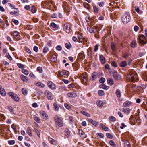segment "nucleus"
Returning a JSON list of instances; mask_svg holds the SVG:
<instances>
[{
	"label": "nucleus",
	"mask_w": 147,
	"mask_h": 147,
	"mask_svg": "<svg viewBox=\"0 0 147 147\" xmlns=\"http://www.w3.org/2000/svg\"><path fill=\"white\" fill-rule=\"evenodd\" d=\"M127 78L131 82H135L138 80V78L136 74L134 71L130 72V74L128 75Z\"/></svg>",
	"instance_id": "1"
},
{
	"label": "nucleus",
	"mask_w": 147,
	"mask_h": 147,
	"mask_svg": "<svg viewBox=\"0 0 147 147\" xmlns=\"http://www.w3.org/2000/svg\"><path fill=\"white\" fill-rule=\"evenodd\" d=\"M139 43L141 46H144L147 43V38L143 34L139 35L137 38Z\"/></svg>",
	"instance_id": "2"
},
{
	"label": "nucleus",
	"mask_w": 147,
	"mask_h": 147,
	"mask_svg": "<svg viewBox=\"0 0 147 147\" xmlns=\"http://www.w3.org/2000/svg\"><path fill=\"white\" fill-rule=\"evenodd\" d=\"M130 19L129 13L127 12H125L121 17L122 21L123 24H127L129 22Z\"/></svg>",
	"instance_id": "3"
},
{
	"label": "nucleus",
	"mask_w": 147,
	"mask_h": 147,
	"mask_svg": "<svg viewBox=\"0 0 147 147\" xmlns=\"http://www.w3.org/2000/svg\"><path fill=\"white\" fill-rule=\"evenodd\" d=\"M61 118L57 115H56L54 117L56 124L59 127H62L63 125V121Z\"/></svg>",
	"instance_id": "4"
},
{
	"label": "nucleus",
	"mask_w": 147,
	"mask_h": 147,
	"mask_svg": "<svg viewBox=\"0 0 147 147\" xmlns=\"http://www.w3.org/2000/svg\"><path fill=\"white\" fill-rule=\"evenodd\" d=\"M52 5V3L51 2V1H43L42 3V6L44 8L49 9Z\"/></svg>",
	"instance_id": "5"
},
{
	"label": "nucleus",
	"mask_w": 147,
	"mask_h": 147,
	"mask_svg": "<svg viewBox=\"0 0 147 147\" xmlns=\"http://www.w3.org/2000/svg\"><path fill=\"white\" fill-rule=\"evenodd\" d=\"M8 94L11 98L15 101L18 102L19 101L20 98L16 94L13 92H9Z\"/></svg>",
	"instance_id": "6"
},
{
	"label": "nucleus",
	"mask_w": 147,
	"mask_h": 147,
	"mask_svg": "<svg viewBox=\"0 0 147 147\" xmlns=\"http://www.w3.org/2000/svg\"><path fill=\"white\" fill-rule=\"evenodd\" d=\"M64 30L67 33H69L71 29L70 24L69 23H66L63 26Z\"/></svg>",
	"instance_id": "7"
},
{
	"label": "nucleus",
	"mask_w": 147,
	"mask_h": 147,
	"mask_svg": "<svg viewBox=\"0 0 147 147\" xmlns=\"http://www.w3.org/2000/svg\"><path fill=\"white\" fill-rule=\"evenodd\" d=\"M44 94L48 99L52 100L53 98V96L52 93L48 90L45 91Z\"/></svg>",
	"instance_id": "8"
},
{
	"label": "nucleus",
	"mask_w": 147,
	"mask_h": 147,
	"mask_svg": "<svg viewBox=\"0 0 147 147\" xmlns=\"http://www.w3.org/2000/svg\"><path fill=\"white\" fill-rule=\"evenodd\" d=\"M39 113L40 116L43 119L46 120L48 119V116L45 111H41Z\"/></svg>",
	"instance_id": "9"
},
{
	"label": "nucleus",
	"mask_w": 147,
	"mask_h": 147,
	"mask_svg": "<svg viewBox=\"0 0 147 147\" xmlns=\"http://www.w3.org/2000/svg\"><path fill=\"white\" fill-rule=\"evenodd\" d=\"M113 76L114 78L118 81L120 80L121 78V76L116 71L114 72Z\"/></svg>",
	"instance_id": "10"
},
{
	"label": "nucleus",
	"mask_w": 147,
	"mask_h": 147,
	"mask_svg": "<svg viewBox=\"0 0 147 147\" xmlns=\"http://www.w3.org/2000/svg\"><path fill=\"white\" fill-rule=\"evenodd\" d=\"M69 74V72L68 71L64 70L62 71L60 73L59 75L62 77L67 78L68 77Z\"/></svg>",
	"instance_id": "11"
},
{
	"label": "nucleus",
	"mask_w": 147,
	"mask_h": 147,
	"mask_svg": "<svg viewBox=\"0 0 147 147\" xmlns=\"http://www.w3.org/2000/svg\"><path fill=\"white\" fill-rule=\"evenodd\" d=\"M47 85L49 88L52 90L55 89H56V86L51 81H49L47 82Z\"/></svg>",
	"instance_id": "12"
},
{
	"label": "nucleus",
	"mask_w": 147,
	"mask_h": 147,
	"mask_svg": "<svg viewBox=\"0 0 147 147\" xmlns=\"http://www.w3.org/2000/svg\"><path fill=\"white\" fill-rule=\"evenodd\" d=\"M78 38L79 40V42H82L83 41L87 42V40L80 34H79L78 35Z\"/></svg>",
	"instance_id": "13"
},
{
	"label": "nucleus",
	"mask_w": 147,
	"mask_h": 147,
	"mask_svg": "<svg viewBox=\"0 0 147 147\" xmlns=\"http://www.w3.org/2000/svg\"><path fill=\"white\" fill-rule=\"evenodd\" d=\"M97 73L96 72H94L92 74L90 80L92 81H94L98 78V76L97 75Z\"/></svg>",
	"instance_id": "14"
},
{
	"label": "nucleus",
	"mask_w": 147,
	"mask_h": 147,
	"mask_svg": "<svg viewBox=\"0 0 147 147\" xmlns=\"http://www.w3.org/2000/svg\"><path fill=\"white\" fill-rule=\"evenodd\" d=\"M20 78L24 82H27L28 80V77L22 74L20 75Z\"/></svg>",
	"instance_id": "15"
},
{
	"label": "nucleus",
	"mask_w": 147,
	"mask_h": 147,
	"mask_svg": "<svg viewBox=\"0 0 147 147\" xmlns=\"http://www.w3.org/2000/svg\"><path fill=\"white\" fill-rule=\"evenodd\" d=\"M79 133L82 138L84 139L86 138V135L85 133L82 129H80L79 130Z\"/></svg>",
	"instance_id": "16"
},
{
	"label": "nucleus",
	"mask_w": 147,
	"mask_h": 147,
	"mask_svg": "<svg viewBox=\"0 0 147 147\" xmlns=\"http://www.w3.org/2000/svg\"><path fill=\"white\" fill-rule=\"evenodd\" d=\"M81 81L84 84L88 80L87 76L86 75H83L81 76Z\"/></svg>",
	"instance_id": "17"
},
{
	"label": "nucleus",
	"mask_w": 147,
	"mask_h": 147,
	"mask_svg": "<svg viewBox=\"0 0 147 147\" xmlns=\"http://www.w3.org/2000/svg\"><path fill=\"white\" fill-rule=\"evenodd\" d=\"M68 96L71 98H74L76 97L77 95L76 93L75 92H69L67 94Z\"/></svg>",
	"instance_id": "18"
},
{
	"label": "nucleus",
	"mask_w": 147,
	"mask_h": 147,
	"mask_svg": "<svg viewBox=\"0 0 147 147\" xmlns=\"http://www.w3.org/2000/svg\"><path fill=\"white\" fill-rule=\"evenodd\" d=\"M34 84L35 85L40 88H43L44 87V85L43 83L39 82H35Z\"/></svg>",
	"instance_id": "19"
},
{
	"label": "nucleus",
	"mask_w": 147,
	"mask_h": 147,
	"mask_svg": "<svg viewBox=\"0 0 147 147\" xmlns=\"http://www.w3.org/2000/svg\"><path fill=\"white\" fill-rule=\"evenodd\" d=\"M131 102L129 101H127L123 103V106L125 107H129L131 104Z\"/></svg>",
	"instance_id": "20"
},
{
	"label": "nucleus",
	"mask_w": 147,
	"mask_h": 147,
	"mask_svg": "<svg viewBox=\"0 0 147 147\" xmlns=\"http://www.w3.org/2000/svg\"><path fill=\"white\" fill-rule=\"evenodd\" d=\"M100 126L101 127L103 130L105 131H108L109 130L108 127H106L102 124H100Z\"/></svg>",
	"instance_id": "21"
},
{
	"label": "nucleus",
	"mask_w": 147,
	"mask_h": 147,
	"mask_svg": "<svg viewBox=\"0 0 147 147\" xmlns=\"http://www.w3.org/2000/svg\"><path fill=\"white\" fill-rule=\"evenodd\" d=\"M124 147H131L129 142L127 140L124 141Z\"/></svg>",
	"instance_id": "22"
},
{
	"label": "nucleus",
	"mask_w": 147,
	"mask_h": 147,
	"mask_svg": "<svg viewBox=\"0 0 147 147\" xmlns=\"http://www.w3.org/2000/svg\"><path fill=\"white\" fill-rule=\"evenodd\" d=\"M0 94L3 96H5L6 95V92L3 88H0Z\"/></svg>",
	"instance_id": "23"
},
{
	"label": "nucleus",
	"mask_w": 147,
	"mask_h": 147,
	"mask_svg": "<svg viewBox=\"0 0 147 147\" xmlns=\"http://www.w3.org/2000/svg\"><path fill=\"white\" fill-rule=\"evenodd\" d=\"M11 35H12L13 37L15 38L16 37L19 36L20 33L16 31H15L12 32V33H11Z\"/></svg>",
	"instance_id": "24"
},
{
	"label": "nucleus",
	"mask_w": 147,
	"mask_h": 147,
	"mask_svg": "<svg viewBox=\"0 0 147 147\" xmlns=\"http://www.w3.org/2000/svg\"><path fill=\"white\" fill-rule=\"evenodd\" d=\"M57 56L55 55H52L51 57V60L52 61L55 62L57 60Z\"/></svg>",
	"instance_id": "25"
},
{
	"label": "nucleus",
	"mask_w": 147,
	"mask_h": 147,
	"mask_svg": "<svg viewBox=\"0 0 147 147\" xmlns=\"http://www.w3.org/2000/svg\"><path fill=\"white\" fill-rule=\"evenodd\" d=\"M127 63L125 61H124L121 62L120 63L119 65L121 67H123L126 66Z\"/></svg>",
	"instance_id": "26"
},
{
	"label": "nucleus",
	"mask_w": 147,
	"mask_h": 147,
	"mask_svg": "<svg viewBox=\"0 0 147 147\" xmlns=\"http://www.w3.org/2000/svg\"><path fill=\"white\" fill-rule=\"evenodd\" d=\"M78 56L82 59H84L85 57V54L83 52L79 53L78 55Z\"/></svg>",
	"instance_id": "27"
},
{
	"label": "nucleus",
	"mask_w": 147,
	"mask_h": 147,
	"mask_svg": "<svg viewBox=\"0 0 147 147\" xmlns=\"http://www.w3.org/2000/svg\"><path fill=\"white\" fill-rule=\"evenodd\" d=\"M49 140L50 143L54 145L56 143V141L55 140L49 137Z\"/></svg>",
	"instance_id": "28"
},
{
	"label": "nucleus",
	"mask_w": 147,
	"mask_h": 147,
	"mask_svg": "<svg viewBox=\"0 0 147 147\" xmlns=\"http://www.w3.org/2000/svg\"><path fill=\"white\" fill-rule=\"evenodd\" d=\"M100 61L102 64H104L105 62V59L102 55H100Z\"/></svg>",
	"instance_id": "29"
},
{
	"label": "nucleus",
	"mask_w": 147,
	"mask_h": 147,
	"mask_svg": "<svg viewBox=\"0 0 147 147\" xmlns=\"http://www.w3.org/2000/svg\"><path fill=\"white\" fill-rule=\"evenodd\" d=\"M99 87L100 88H103L106 90L108 89L109 88V86H106L105 84L101 85H100Z\"/></svg>",
	"instance_id": "30"
},
{
	"label": "nucleus",
	"mask_w": 147,
	"mask_h": 147,
	"mask_svg": "<svg viewBox=\"0 0 147 147\" xmlns=\"http://www.w3.org/2000/svg\"><path fill=\"white\" fill-rule=\"evenodd\" d=\"M130 110L129 108H125L122 109V111L124 112L125 113H127L130 112Z\"/></svg>",
	"instance_id": "31"
},
{
	"label": "nucleus",
	"mask_w": 147,
	"mask_h": 147,
	"mask_svg": "<svg viewBox=\"0 0 147 147\" xmlns=\"http://www.w3.org/2000/svg\"><path fill=\"white\" fill-rule=\"evenodd\" d=\"M34 120L38 123H40L41 122L40 119L39 117L36 116H34L33 117Z\"/></svg>",
	"instance_id": "32"
},
{
	"label": "nucleus",
	"mask_w": 147,
	"mask_h": 147,
	"mask_svg": "<svg viewBox=\"0 0 147 147\" xmlns=\"http://www.w3.org/2000/svg\"><path fill=\"white\" fill-rule=\"evenodd\" d=\"M108 83L110 85H113L114 84V82L113 80L111 78H108L107 80Z\"/></svg>",
	"instance_id": "33"
},
{
	"label": "nucleus",
	"mask_w": 147,
	"mask_h": 147,
	"mask_svg": "<svg viewBox=\"0 0 147 147\" xmlns=\"http://www.w3.org/2000/svg\"><path fill=\"white\" fill-rule=\"evenodd\" d=\"M27 132L28 134L30 136H32V133L31 130L30 128L29 127H28L27 128Z\"/></svg>",
	"instance_id": "34"
},
{
	"label": "nucleus",
	"mask_w": 147,
	"mask_h": 147,
	"mask_svg": "<svg viewBox=\"0 0 147 147\" xmlns=\"http://www.w3.org/2000/svg\"><path fill=\"white\" fill-rule=\"evenodd\" d=\"M116 94L117 97H120L121 96L120 91L118 89L116 90Z\"/></svg>",
	"instance_id": "35"
},
{
	"label": "nucleus",
	"mask_w": 147,
	"mask_h": 147,
	"mask_svg": "<svg viewBox=\"0 0 147 147\" xmlns=\"http://www.w3.org/2000/svg\"><path fill=\"white\" fill-rule=\"evenodd\" d=\"M137 44L136 41H133L131 43V46L132 48H135L136 47Z\"/></svg>",
	"instance_id": "36"
},
{
	"label": "nucleus",
	"mask_w": 147,
	"mask_h": 147,
	"mask_svg": "<svg viewBox=\"0 0 147 147\" xmlns=\"http://www.w3.org/2000/svg\"><path fill=\"white\" fill-rule=\"evenodd\" d=\"M111 49L113 51H114L115 50V45L113 42H112L111 43Z\"/></svg>",
	"instance_id": "37"
},
{
	"label": "nucleus",
	"mask_w": 147,
	"mask_h": 147,
	"mask_svg": "<svg viewBox=\"0 0 147 147\" xmlns=\"http://www.w3.org/2000/svg\"><path fill=\"white\" fill-rule=\"evenodd\" d=\"M81 113H82V114L86 116H87V117H89L90 116V114L87 113V112H86L85 111H81Z\"/></svg>",
	"instance_id": "38"
},
{
	"label": "nucleus",
	"mask_w": 147,
	"mask_h": 147,
	"mask_svg": "<svg viewBox=\"0 0 147 147\" xmlns=\"http://www.w3.org/2000/svg\"><path fill=\"white\" fill-rule=\"evenodd\" d=\"M22 93L23 95H26L27 94V90L25 88H22Z\"/></svg>",
	"instance_id": "39"
},
{
	"label": "nucleus",
	"mask_w": 147,
	"mask_h": 147,
	"mask_svg": "<svg viewBox=\"0 0 147 147\" xmlns=\"http://www.w3.org/2000/svg\"><path fill=\"white\" fill-rule=\"evenodd\" d=\"M84 7L88 10H90V5L86 3H84Z\"/></svg>",
	"instance_id": "40"
},
{
	"label": "nucleus",
	"mask_w": 147,
	"mask_h": 147,
	"mask_svg": "<svg viewBox=\"0 0 147 147\" xmlns=\"http://www.w3.org/2000/svg\"><path fill=\"white\" fill-rule=\"evenodd\" d=\"M98 94L99 96H102L104 95L105 93L102 90H99L98 92Z\"/></svg>",
	"instance_id": "41"
},
{
	"label": "nucleus",
	"mask_w": 147,
	"mask_h": 147,
	"mask_svg": "<svg viewBox=\"0 0 147 147\" xmlns=\"http://www.w3.org/2000/svg\"><path fill=\"white\" fill-rule=\"evenodd\" d=\"M109 120L110 121L114 122L116 120V118L115 117H113V116H110L109 117Z\"/></svg>",
	"instance_id": "42"
},
{
	"label": "nucleus",
	"mask_w": 147,
	"mask_h": 147,
	"mask_svg": "<svg viewBox=\"0 0 147 147\" xmlns=\"http://www.w3.org/2000/svg\"><path fill=\"white\" fill-rule=\"evenodd\" d=\"M22 72L26 75H28L29 74L28 71L26 69H22Z\"/></svg>",
	"instance_id": "43"
},
{
	"label": "nucleus",
	"mask_w": 147,
	"mask_h": 147,
	"mask_svg": "<svg viewBox=\"0 0 147 147\" xmlns=\"http://www.w3.org/2000/svg\"><path fill=\"white\" fill-rule=\"evenodd\" d=\"M30 11L33 13H35L36 11V10L34 6H32L31 8L30 9Z\"/></svg>",
	"instance_id": "44"
},
{
	"label": "nucleus",
	"mask_w": 147,
	"mask_h": 147,
	"mask_svg": "<svg viewBox=\"0 0 147 147\" xmlns=\"http://www.w3.org/2000/svg\"><path fill=\"white\" fill-rule=\"evenodd\" d=\"M109 144L110 145L114 147H116V145L115 143L113 141L111 140L109 141Z\"/></svg>",
	"instance_id": "45"
},
{
	"label": "nucleus",
	"mask_w": 147,
	"mask_h": 147,
	"mask_svg": "<svg viewBox=\"0 0 147 147\" xmlns=\"http://www.w3.org/2000/svg\"><path fill=\"white\" fill-rule=\"evenodd\" d=\"M93 7L94 12L96 13H98L99 11V9L97 6L96 5H93Z\"/></svg>",
	"instance_id": "46"
},
{
	"label": "nucleus",
	"mask_w": 147,
	"mask_h": 147,
	"mask_svg": "<svg viewBox=\"0 0 147 147\" xmlns=\"http://www.w3.org/2000/svg\"><path fill=\"white\" fill-rule=\"evenodd\" d=\"M65 135L67 137H68L70 135V132L68 129H66L65 130Z\"/></svg>",
	"instance_id": "47"
},
{
	"label": "nucleus",
	"mask_w": 147,
	"mask_h": 147,
	"mask_svg": "<svg viewBox=\"0 0 147 147\" xmlns=\"http://www.w3.org/2000/svg\"><path fill=\"white\" fill-rule=\"evenodd\" d=\"M106 136L108 138L110 139H112L113 138V135L109 133H107L106 134Z\"/></svg>",
	"instance_id": "48"
},
{
	"label": "nucleus",
	"mask_w": 147,
	"mask_h": 147,
	"mask_svg": "<svg viewBox=\"0 0 147 147\" xmlns=\"http://www.w3.org/2000/svg\"><path fill=\"white\" fill-rule=\"evenodd\" d=\"M65 47L68 49H70L71 47V45L70 44H68L67 43H65Z\"/></svg>",
	"instance_id": "49"
},
{
	"label": "nucleus",
	"mask_w": 147,
	"mask_h": 147,
	"mask_svg": "<svg viewBox=\"0 0 147 147\" xmlns=\"http://www.w3.org/2000/svg\"><path fill=\"white\" fill-rule=\"evenodd\" d=\"M18 66L21 69H24L25 68L24 65L22 64L18 63L17 64Z\"/></svg>",
	"instance_id": "50"
},
{
	"label": "nucleus",
	"mask_w": 147,
	"mask_h": 147,
	"mask_svg": "<svg viewBox=\"0 0 147 147\" xmlns=\"http://www.w3.org/2000/svg\"><path fill=\"white\" fill-rule=\"evenodd\" d=\"M53 105L54 106V108L55 110L57 111H58L59 109V107L55 103H54L53 104Z\"/></svg>",
	"instance_id": "51"
},
{
	"label": "nucleus",
	"mask_w": 147,
	"mask_h": 147,
	"mask_svg": "<svg viewBox=\"0 0 147 147\" xmlns=\"http://www.w3.org/2000/svg\"><path fill=\"white\" fill-rule=\"evenodd\" d=\"M58 16V15L56 13H53L51 14V16L52 18H56Z\"/></svg>",
	"instance_id": "52"
},
{
	"label": "nucleus",
	"mask_w": 147,
	"mask_h": 147,
	"mask_svg": "<svg viewBox=\"0 0 147 147\" xmlns=\"http://www.w3.org/2000/svg\"><path fill=\"white\" fill-rule=\"evenodd\" d=\"M97 104L98 106L99 107L102 106L103 105V102L101 101H98Z\"/></svg>",
	"instance_id": "53"
},
{
	"label": "nucleus",
	"mask_w": 147,
	"mask_h": 147,
	"mask_svg": "<svg viewBox=\"0 0 147 147\" xmlns=\"http://www.w3.org/2000/svg\"><path fill=\"white\" fill-rule=\"evenodd\" d=\"M88 30L91 33H95L96 31L92 28H88Z\"/></svg>",
	"instance_id": "54"
},
{
	"label": "nucleus",
	"mask_w": 147,
	"mask_h": 147,
	"mask_svg": "<svg viewBox=\"0 0 147 147\" xmlns=\"http://www.w3.org/2000/svg\"><path fill=\"white\" fill-rule=\"evenodd\" d=\"M112 66L114 67H117V64L115 61H113L111 63Z\"/></svg>",
	"instance_id": "55"
},
{
	"label": "nucleus",
	"mask_w": 147,
	"mask_h": 147,
	"mask_svg": "<svg viewBox=\"0 0 147 147\" xmlns=\"http://www.w3.org/2000/svg\"><path fill=\"white\" fill-rule=\"evenodd\" d=\"M8 109L12 113H14V112L13 109V108L11 106H8Z\"/></svg>",
	"instance_id": "56"
},
{
	"label": "nucleus",
	"mask_w": 147,
	"mask_h": 147,
	"mask_svg": "<svg viewBox=\"0 0 147 147\" xmlns=\"http://www.w3.org/2000/svg\"><path fill=\"white\" fill-rule=\"evenodd\" d=\"M105 79L101 77L99 80V82L101 83H103L105 81Z\"/></svg>",
	"instance_id": "57"
},
{
	"label": "nucleus",
	"mask_w": 147,
	"mask_h": 147,
	"mask_svg": "<svg viewBox=\"0 0 147 147\" xmlns=\"http://www.w3.org/2000/svg\"><path fill=\"white\" fill-rule=\"evenodd\" d=\"M37 70L38 71H39V73H41L42 72V69L41 67H39L37 68Z\"/></svg>",
	"instance_id": "58"
},
{
	"label": "nucleus",
	"mask_w": 147,
	"mask_h": 147,
	"mask_svg": "<svg viewBox=\"0 0 147 147\" xmlns=\"http://www.w3.org/2000/svg\"><path fill=\"white\" fill-rule=\"evenodd\" d=\"M26 51L27 53H28L30 54H31L32 53L30 50L28 48L26 47Z\"/></svg>",
	"instance_id": "59"
},
{
	"label": "nucleus",
	"mask_w": 147,
	"mask_h": 147,
	"mask_svg": "<svg viewBox=\"0 0 147 147\" xmlns=\"http://www.w3.org/2000/svg\"><path fill=\"white\" fill-rule=\"evenodd\" d=\"M6 57L10 60H11L12 59L11 57L8 53H6Z\"/></svg>",
	"instance_id": "60"
},
{
	"label": "nucleus",
	"mask_w": 147,
	"mask_h": 147,
	"mask_svg": "<svg viewBox=\"0 0 147 147\" xmlns=\"http://www.w3.org/2000/svg\"><path fill=\"white\" fill-rule=\"evenodd\" d=\"M11 127L13 129L15 132L16 133L17 130L15 125L14 124H13L11 126Z\"/></svg>",
	"instance_id": "61"
},
{
	"label": "nucleus",
	"mask_w": 147,
	"mask_h": 147,
	"mask_svg": "<svg viewBox=\"0 0 147 147\" xmlns=\"http://www.w3.org/2000/svg\"><path fill=\"white\" fill-rule=\"evenodd\" d=\"M96 135L98 136H99L100 138H103L104 137V135L101 133H98L96 134Z\"/></svg>",
	"instance_id": "62"
},
{
	"label": "nucleus",
	"mask_w": 147,
	"mask_h": 147,
	"mask_svg": "<svg viewBox=\"0 0 147 147\" xmlns=\"http://www.w3.org/2000/svg\"><path fill=\"white\" fill-rule=\"evenodd\" d=\"M98 47L99 45L97 44L95 45V46H94V51L96 52L97 51L98 49Z\"/></svg>",
	"instance_id": "63"
},
{
	"label": "nucleus",
	"mask_w": 147,
	"mask_h": 147,
	"mask_svg": "<svg viewBox=\"0 0 147 147\" xmlns=\"http://www.w3.org/2000/svg\"><path fill=\"white\" fill-rule=\"evenodd\" d=\"M98 4L100 7H102L104 5V3L103 2H101L100 3H98Z\"/></svg>",
	"instance_id": "64"
}]
</instances>
